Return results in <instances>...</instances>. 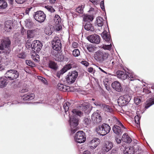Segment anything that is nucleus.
Listing matches in <instances>:
<instances>
[{"mask_svg": "<svg viewBox=\"0 0 154 154\" xmlns=\"http://www.w3.org/2000/svg\"><path fill=\"white\" fill-rule=\"evenodd\" d=\"M73 116L69 117V123L71 127L72 133H75L77 130V126L78 124V119L76 116L80 117L83 116V113L77 109H73L72 111Z\"/></svg>", "mask_w": 154, "mask_h": 154, "instance_id": "1", "label": "nucleus"}, {"mask_svg": "<svg viewBox=\"0 0 154 154\" xmlns=\"http://www.w3.org/2000/svg\"><path fill=\"white\" fill-rule=\"evenodd\" d=\"M109 54L100 50H99L95 52L94 57L95 60L99 63H102L108 57Z\"/></svg>", "mask_w": 154, "mask_h": 154, "instance_id": "2", "label": "nucleus"}, {"mask_svg": "<svg viewBox=\"0 0 154 154\" xmlns=\"http://www.w3.org/2000/svg\"><path fill=\"white\" fill-rule=\"evenodd\" d=\"M114 122L117 125H114L112 128L113 132L117 135L122 134L123 131V129H125L124 126L116 118L114 119Z\"/></svg>", "mask_w": 154, "mask_h": 154, "instance_id": "3", "label": "nucleus"}, {"mask_svg": "<svg viewBox=\"0 0 154 154\" xmlns=\"http://www.w3.org/2000/svg\"><path fill=\"white\" fill-rule=\"evenodd\" d=\"M110 129L111 128L109 125L104 123L97 127L96 131L99 134L104 136L109 133Z\"/></svg>", "mask_w": 154, "mask_h": 154, "instance_id": "4", "label": "nucleus"}, {"mask_svg": "<svg viewBox=\"0 0 154 154\" xmlns=\"http://www.w3.org/2000/svg\"><path fill=\"white\" fill-rule=\"evenodd\" d=\"M19 75L18 72L13 69L7 71L5 74V78L10 80L16 79L19 77Z\"/></svg>", "mask_w": 154, "mask_h": 154, "instance_id": "5", "label": "nucleus"}, {"mask_svg": "<svg viewBox=\"0 0 154 154\" xmlns=\"http://www.w3.org/2000/svg\"><path fill=\"white\" fill-rule=\"evenodd\" d=\"M74 139L77 143H81L85 142L86 140L85 133L82 131H78L74 136Z\"/></svg>", "mask_w": 154, "mask_h": 154, "instance_id": "6", "label": "nucleus"}, {"mask_svg": "<svg viewBox=\"0 0 154 154\" xmlns=\"http://www.w3.org/2000/svg\"><path fill=\"white\" fill-rule=\"evenodd\" d=\"M78 75V73L76 71L69 72L66 78V82L69 84H71L75 82Z\"/></svg>", "mask_w": 154, "mask_h": 154, "instance_id": "7", "label": "nucleus"}, {"mask_svg": "<svg viewBox=\"0 0 154 154\" xmlns=\"http://www.w3.org/2000/svg\"><path fill=\"white\" fill-rule=\"evenodd\" d=\"M33 16L35 20L40 23H42L44 21L46 17L44 13L40 11H38L35 13Z\"/></svg>", "mask_w": 154, "mask_h": 154, "instance_id": "8", "label": "nucleus"}, {"mask_svg": "<svg viewBox=\"0 0 154 154\" xmlns=\"http://www.w3.org/2000/svg\"><path fill=\"white\" fill-rule=\"evenodd\" d=\"M53 48L57 51L60 50L61 48V44L58 37L54 38L52 42Z\"/></svg>", "mask_w": 154, "mask_h": 154, "instance_id": "9", "label": "nucleus"}, {"mask_svg": "<svg viewBox=\"0 0 154 154\" xmlns=\"http://www.w3.org/2000/svg\"><path fill=\"white\" fill-rule=\"evenodd\" d=\"M101 117L99 112H94L91 116V120L94 124H98L101 121Z\"/></svg>", "mask_w": 154, "mask_h": 154, "instance_id": "10", "label": "nucleus"}, {"mask_svg": "<svg viewBox=\"0 0 154 154\" xmlns=\"http://www.w3.org/2000/svg\"><path fill=\"white\" fill-rule=\"evenodd\" d=\"M32 51L35 52V50L38 52L41 49L42 45V43L38 40H34L32 42Z\"/></svg>", "mask_w": 154, "mask_h": 154, "instance_id": "11", "label": "nucleus"}, {"mask_svg": "<svg viewBox=\"0 0 154 154\" xmlns=\"http://www.w3.org/2000/svg\"><path fill=\"white\" fill-rule=\"evenodd\" d=\"M113 147L112 143L109 141H106L101 147V150L105 152L109 151Z\"/></svg>", "mask_w": 154, "mask_h": 154, "instance_id": "12", "label": "nucleus"}, {"mask_svg": "<svg viewBox=\"0 0 154 154\" xmlns=\"http://www.w3.org/2000/svg\"><path fill=\"white\" fill-rule=\"evenodd\" d=\"M88 41L91 42L98 44L100 42V38L99 35L97 34L91 35L88 37Z\"/></svg>", "mask_w": 154, "mask_h": 154, "instance_id": "13", "label": "nucleus"}, {"mask_svg": "<svg viewBox=\"0 0 154 154\" xmlns=\"http://www.w3.org/2000/svg\"><path fill=\"white\" fill-rule=\"evenodd\" d=\"M131 97L129 95H125L123 97H120L118 100L119 103H121L122 104L128 103L131 100Z\"/></svg>", "mask_w": 154, "mask_h": 154, "instance_id": "14", "label": "nucleus"}, {"mask_svg": "<svg viewBox=\"0 0 154 154\" xmlns=\"http://www.w3.org/2000/svg\"><path fill=\"white\" fill-rule=\"evenodd\" d=\"M100 143V139L98 138H95L92 140L90 143V147L91 149H95Z\"/></svg>", "mask_w": 154, "mask_h": 154, "instance_id": "15", "label": "nucleus"}, {"mask_svg": "<svg viewBox=\"0 0 154 154\" xmlns=\"http://www.w3.org/2000/svg\"><path fill=\"white\" fill-rule=\"evenodd\" d=\"M112 88L116 91H121L122 90L120 84L118 81H115L112 84Z\"/></svg>", "mask_w": 154, "mask_h": 154, "instance_id": "16", "label": "nucleus"}, {"mask_svg": "<svg viewBox=\"0 0 154 154\" xmlns=\"http://www.w3.org/2000/svg\"><path fill=\"white\" fill-rule=\"evenodd\" d=\"M101 36L103 39L106 41L109 42L111 40V37L109 32L104 30L101 34Z\"/></svg>", "mask_w": 154, "mask_h": 154, "instance_id": "17", "label": "nucleus"}, {"mask_svg": "<svg viewBox=\"0 0 154 154\" xmlns=\"http://www.w3.org/2000/svg\"><path fill=\"white\" fill-rule=\"evenodd\" d=\"M117 77L122 80H125L127 78V74L124 71H118L117 72Z\"/></svg>", "mask_w": 154, "mask_h": 154, "instance_id": "18", "label": "nucleus"}, {"mask_svg": "<svg viewBox=\"0 0 154 154\" xmlns=\"http://www.w3.org/2000/svg\"><path fill=\"white\" fill-rule=\"evenodd\" d=\"M13 27V22L11 20L6 21L5 23V29L8 32L10 31Z\"/></svg>", "mask_w": 154, "mask_h": 154, "instance_id": "19", "label": "nucleus"}, {"mask_svg": "<svg viewBox=\"0 0 154 154\" xmlns=\"http://www.w3.org/2000/svg\"><path fill=\"white\" fill-rule=\"evenodd\" d=\"M35 97L34 94H27L21 97L22 99L24 101L29 100L33 99Z\"/></svg>", "mask_w": 154, "mask_h": 154, "instance_id": "20", "label": "nucleus"}, {"mask_svg": "<svg viewBox=\"0 0 154 154\" xmlns=\"http://www.w3.org/2000/svg\"><path fill=\"white\" fill-rule=\"evenodd\" d=\"M1 44H0V50H3L5 47H8L11 44L10 41L8 39L3 42L1 41Z\"/></svg>", "mask_w": 154, "mask_h": 154, "instance_id": "21", "label": "nucleus"}, {"mask_svg": "<svg viewBox=\"0 0 154 154\" xmlns=\"http://www.w3.org/2000/svg\"><path fill=\"white\" fill-rule=\"evenodd\" d=\"M57 88L61 91H69V87L62 84H58L57 85Z\"/></svg>", "mask_w": 154, "mask_h": 154, "instance_id": "22", "label": "nucleus"}, {"mask_svg": "<svg viewBox=\"0 0 154 154\" xmlns=\"http://www.w3.org/2000/svg\"><path fill=\"white\" fill-rule=\"evenodd\" d=\"M103 24V20L102 17H99L96 18L95 24H96L98 27H102Z\"/></svg>", "mask_w": 154, "mask_h": 154, "instance_id": "23", "label": "nucleus"}, {"mask_svg": "<svg viewBox=\"0 0 154 154\" xmlns=\"http://www.w3.org/2000/svg\"><path fill=\"white\" fill-rule=\"evenodd\" d=\"M122 140L123 141L127 143H130L132 141L131 137L126 133L123 134L122 136Z\"/></svg>", "mask_w": 154, "mask_h": 154, "instance_id": "24", "label": "nucleus"}, {"mask_svg": "<svg viewBox=\"0 0 154 154\" xmlns=\"http://www.w3.org/2000/svg\"><path fill=\"white\" fill-rule=\"evenodd\" d=\"M123 152L124 154H134V150L133 147H125Z\"/></svg>", "mask_w": 154, "mask_h": 154, "instance_id": "25", "label": "nucleus"}, {"mask_svg": "<svg viewBox=\"0 0 154 154\" xmlns=\"http://www.w3.org/2000/svg\"><path fill=\"white\" fill-rule=\"evenodd\" d=\"M84 28L85 30L87 31L93 32L94 30V27L91 24L89 23H86L84 25Z\"/></svg>", "mask_w": 154, "mask_h": 154, "instance_id": "26", "label": "nucleus"}, {"mask_svg": "<svg viewBox=\"0 0 154 154\" xmlns=\"http://www.w3.org/2000/svg\"><path fill=\"white\" fill-rule=\"evenodd\" d=\"M54 30L53 28L48 26L45 28V32L46 35H50L52 34Z\"/></svg>", "mask_w": 154, "mask_h": 154, "instance_id": "27", "label": "nucleus"}, {"mask_svg": "<svg viewBox=\"0 0 154 154\" xmlns=\"http://www.w3.org/2000/svg\"><path fill=\"white\" fill-rule=\"evenodd\" d=\"M7 84V82L6 79L4 77H1L0 78V87L3 88L6 86Z\"/></svg>", "mask_w": 154, "mask_h": 154, "instance_id": "28", "label": "nucleus"}, {"mask_svg": "<svg viewBox=\"0 0 154 154\" xmlns=\"http://www.w3.org/2000/svg\"><path fill=\"white\" fill-rule=\"evenodd\" d=\"M83 20L84 21H92L94 19L92 15L88 14H84L83 16Z\"/></svg>", "mask_w": 154, "mask_h": 154, "instance_id": "29", "label": "nucleus"}, {"mask_svg": "<svg viewBox=\"0 0 154 154\" xmlns=\"http://www.w3.org/2000/svg\"><path fill=\"white\" fill-rule=\"evenodd\" d=\"M27 37L28 38H33L35 35L34 30H28L27 32Z\"/></svg>", "mask_w": 154, "mask_h": 154, "instance_id": "30", "label": "nucleus"}, {"mask_svg": "<svg viewBox=\"0 0 154 154\" xmlns=\"http://www.w3.org/2000/svg\"><path fill=\"white\" fill-rule=\"evenodd\" d=\"M101 108L107 112H111L112 111V109L110 106L104 104H103Z\"/></svg>", "mask_w": 154, "mask_h": 154, "instance_id": "31", "label": "nucleus"}, {"mask_svg": "<svg viewBox=\"0 0 154 154\" xmlns=\"http://www.w3.org/2000/svg\"><path fill=\"white\" fill-rule=\"evenodd\" d=\"M85 4H82L80 6H79L76 9V12L80 13L82 14L83 13V9L85 7Z\"/></svg>", "mask_w": 154, "mask_h": 154, "instance_id": "32", "label": "nucleus"}, {"mask_svg": "<svg viewBox=\"0 0 154 154\" xmlns=\"http://www.w3.org/2000/svg\"><path fill=\"white\" fill-rule=\"evenodd\" d=\"M63 55H60V54L57 53L55 55V59L56 60L61 62L63 60Z\"/></svg>", "mask_w": 154, "mask_h": 154, "instance_id": "33", "label": "nucleus"}, {"mask_svg": "<svg viewBox=\"0 0 154 154\" xmlns=\"http://www.w3.org/2000/svg\"><path fill=\"white\" fill-rule=\"evenodd\" d=\"M7 6V2L4 0H0V9H4Z\"/></svg>", "mask_w": 154, "mask_h": 154, "instance_id": "34", "label": "nucleus"}, {"mask_svg": "<svg viewBox=\"0 0 154 154\" xmlns=\"http://www.w3.org/2000/svg\"><path fill=\"white\" fill-rule=\"evenodd\" d=\"M154 104L153 100L152 98H150L149 100L147 101V103L145 105V107L147 109L150 106Z\"/></svg>", "mask_w": 154, "mask_h": 154, "instance_id": "35", "label": "nucleus"}, {"mask_svg": "<svg viewBox=\"0 0 154 154\" xmlns=\"http://www.w3.org/2000/svg\"><path fill=\"white\" fill-rule=\"evenodd\" d=\"M54 22L56 25L59 24L61 22V19L60 17L58 15H56L54 19Z\"/></svg>", "mask_w": 154, "mask_h": 154, "instance_id": "36", "label": "nucleus"}, {"mask_svg": "<svg viewBox=\"0 0 154 154\" xmlns=\"http://www.w3.org/2000/svg\"><path fill=\"white\" fill-rule=\"evenodd\" d=\"M32 58L36 62H38L39 60V56L38 54H36L35 53L32 55Z\"/></svg>", "mask_w": 154, "mask_h": 154, "instance_id": "37", "label": "nucleus"}, {"mask_svg": "<svg viewBox=\"0 0 154 154\" xmlns=\"http://www.w3.org/2000/svg\"><path fill=\"white\" fill-rule=\"evenodd\" d=\"M72 68V65L69 64L66 65L62 69V71L63 72L62 73H65L68 70Z\"/></svg>", "mask_w": 154, "mask_h": 154, "instance_id": "38", "label": "nucleus"}, {"mask_svg": "<svg viewBox=\"0 0 154 154\" xmlns=\"http://www.w3.org/2000/svg\"><path fill=\"white\" fill-rule=\"evenodd\" d=\"M87 48L89 51L91 52H93L96 49V48L91 45H88Z\"/></svg>", "mask_w": 154, "mask_h": 154, "instance_id": "39", "label": "nucleus"}, {"mask_svg": "<svg viewBox=\"0 0 154 154\" xmlns=\"http://www.w3.org/2000/svg\"><path fill=\"white\" fill-rule=\"evenodd\" d=\"M49 66L50 68L53 69H56L57 68L56 64L53 61H51L49 62Z\"/></svg>", "mask_w": 154, "mask_h": 154, "instance_id": "40", "label": "nucleus"}, {"mask_svg": "<svg viewBox=\"0 0 154 154\" xmlns=\"http://www.w3.org/2000/svg\"><path fill=\"white\" fill-rule=\"evenodd\" d=\"M70 105V104L69 102H66L63 105V108L65 109V112H66L69 110V106Z\"/></svg>", "mask_w": 154, "mask_h": 154, "instance_id": "41", "label": "nucleus"}, {"mask_svg": "<svg viewBox=\"0 0 154 154\" xmlns=\"http://www.w3.org/2000/svg\"><path fill=\"white\" fill-rule=\"evenodd\" d=\"M127 74V78L130 79L131 80H133L135 79V75L133 73L128 72Z\"/></svg>", "mask_w": 154, "mask_h": 154, "instance_id": "42", "label": "nucleus"}, {"mask_svg": "<svg viewBox=\"0 0 154 154\" xmlns=\"http://www.w3.org/2000/svg\"><path fill=\"white\" fill-rule=\"evenodd\" d=\"M72 54L74 56L78 57L80 54L79 51L78 49H75L73 51Z\"/></svg>", "mask_w": 154, "mask_h": 154, "instance_id": "43", "label": "nucleus"}, {"mask_svg": "<svg viewBox=\"0 0 154 154\" xmlns=\"http://www.w3.org/2000/svg\"><path fill=\"white\" fill-rule=\"evenodd\" d=\"M32 43L31 44L30 40H28L27 41L26 43V47L29 49L31 48L32 50Z\"/></svg>", "mask_w": 154, "mask_h": 154, "instance_id": "44", "label": "nucleus"}, {"mask_svg": "<svg viewBox=\"0 0 154 154\" xmlns=\"http://www.w3.org/2000/svg\"><path fill=\"white\" fill-rule=\"evenodd\" d=\"M26 63L28 66L31 67H34L35 65L34 63L31 60H26Z\"/></svg>", "mask_w": 154, "mask_h": 154, "instance_id": "45", "label": "nucleus"}, {"mask_svg": "<svg viewBox=\"0 0 154 154\" xmlns=\"http://www.w3.org/2000/svg\"><path fill=\"white\" fill-rule=\"evenodd\" d=\"M134 102L137 105L139 104L141 102V99L139 97H135L134 98Z\"/></svg>", "mask_w": 154, "mask_h": 154, "instance_id": "46", "label": "nucleus"}, {"mask_svg": "<svg viewBox=\"0 0 154 154\" xmlns=\"http://www.w3.org/2000/svg\"><path fill=\"white\" fill-rule=\"evenodd\" d=\"M45 8L48 10L49 11H50L51 12H53L55 11L54 9L51 6L47 5L45 7Z\"/></svg>", "mask_w": 154, "mask_h": 154, "instance_id": "47", "label": "nucleus"}, {"mask_svg": "<svg viewBox=\"0 0 154 154\" xmlns=\"http://www.w3.org/2000/svg\"><path fill=\"white\" fill-rule=\"evenodd\" d=\"M26 26V27H29L32 25V23L29 20H26L25 21Z\"/></svg>", "mask_w": 154, "mask_h": 154, "instance_id": "48", "label": "nucleus"}, {"mask_svg": "<svg viewBox=\"0 0 154 154\" xmlns=\"http://www.w3.org/2000/svg\"><path fill=\"white\" fill-rule=\"evenodd\" d=\"M112 45L111 44L108 45H103L102 48L104 49L108 50H110L111 49Z\"/></svg>", "mask_w": 154, "mask_h": 154, "instance_id": "49", "label": "nucleus"}, {"mask_svg": "<svg viewBox=\"0 0 154 154\" xmlns=\"http://www.w3.org/2000/svg\"><path fill=\"white\" fill-rule=\"evenodd\" d=\"M140 117L138 115L134 117V120L135 122L138 125L140 124Z\"/></svg>", "mask_w": 154, "mask_h": 154, "instance_id": "50", "label": "nucleus"}, {"mask_svg": "<svg viewBox=\"0 0 154 154\" xmlns=\"http://www.w3.org/2000/svg\"><path fill=\"white\" fill-rule=\"evenodd\" d=\"M18 57L20 58H24L26 57V55L23 53H20L17 55Z\"/></svg>", "mask_w": 154, "mask_h": 154, "instance_id": "51", "label": "nucleus"}, {"mask_svg": "<svg viewBox=\"0 0 154 154\" xmlns=\"http://www.w3.org/2000/svg\"><path fill=\"white\" fill-rule=\"evenodd\" d=\"M57 26H56L55 30L56 31H58L60 30H61L62 28V26L60 25L59 24L57 25Z\"/></svg>", "mask_w": 154, "mask_h": 154, "instance_id": "52", "label": "nucleus"}, {"mask_svg": "<svg viewBox=\"0 0 154 154\" xmlns=\"http://www.w3.org/2000/svg\"><path fill=\"white\" fill-rule=\"evenodd\" d=\"M90 120H89V119L87 118H85L84 119V122L86 125H88L90 123Z\"/></svg>", "mask_w": 154, "mask_h": 154, "instance_id": "53", "label": "nucleus"}, {"mask_svg": "<svg viewBox=\"0 0 154 154\" xmlns=\"http://www.w3.org/2000/svg\"><path fill=\"white\" fill-rule=\"evenodd\" d=\"M100 6L101 8L102 9V10L103 11L105 10L104 3V2L103 1H102L100 2Z\"/></svg>", "mask_w": 154, "mask_h": 154, "instance_id": "54", "label": "nucleus"}, {"mask_svg": "<svg viewBox=\"0 0 154 154\" xmlns=\"http://www.w3.org/2000/svg\"><path fill=\"white\" fill-rule=\"evenodd\" d=\"M81 63L82 64L86 66H88L89 65V63H88V62L85 61H82L81 62Z\"/></svg>", "mask_w": 154, "mask_h": 154, "instance_id": "55", "label": "nucleus"}, {"mask_svg": "<svg viewBox=\"0 0 154 154\" xmlns=\"http://www.w3.org/2000/svg\"><path fill=\"white\" fill-rule=\"evenodd\" d=\"M26 0H15V1L18 4H22L25 2Z\"/></svg>", "mask_w": 154, "mask_h": 154, "instance_id": "56", "label": "nucleus"}, {"mask_svg": "<svg viewBox=\"0 0 154 154\" xmlns=\"http://www.w3.org/2000/svg\"><path fill=\"white\" fill-rule=\"evenodd\" d=\"M89 1L94 5H97L98 4V0H89Z\"/></svg>", "mask_w": 154, "mask_h": 154, "instance_id": "57", "label": "nucleus"}, {"mask_svg": "<svg viewBox=\"0 0 154 154\" xmlns=\"http://www.w3.org/2000/svg\"><path fill=\"white\" fill-rule=\"evenodd\" d=\"M63 71H62V69L60 71L57 72V75L58 78L60 77V76L61 75H63L64 73H62Z\"/></svg>", "mask_w": 154, "mask_h": 154, "instance_id": "58", "label": "nucleus"}, {"mask_svg": "<svg viewBox=\"0 0 154 154\" xmlns=\"http://www.w3.org/2000/svg\"><path fill=\"white\" fill-rule=\"evenodd\" d=\"M94 103L95 105L99 106L101 107L102 106V105L103 104V103H101L98 101H96L94 102Z\"/></svg>", "mask_w": 154, "mask_h": 154, "instance_id": "59", "label": "nucleus"}, {"mask_svg": "<svg viewBox=\"0 0 154 154\" xmlns=\"http://www.w3.org/2000/svg\"><path fill=\"white\" fill-rule=\"evenodd\" d=\"M78 46V44L76 42H74L72 44V47L74 48H77Z\"/></svg>", "mask_w": 154, "mask_h": 154, "instance_id": "60", "label": "nucleus"}, {"mask_svg": "<svg viewBox=\"0 0 154 154\" xmlns=\"http://www.w3.org/2000/svg\"><path fill=\"white\" fill-rule=\"evenodd\" d=\"M88 71L90 72L94 73L95 72V70L93 69L92 67L89 68L88 69Z\"/></svg>", "mask_w": 154, "mask_h": 154, "instance_id": "61", "label": "nucleus"}, {"mask_svg": "<svg viewBox=\"0 0 154 154\" xmlns=\"http://www.w3.org/2000/svg\"><path fill=\"white\" fill-rule=\"evenodd\" d=\"M41 81L44 84H45V85H47V84H48L47 81L45 78H43V79H42Z\"/></svg>", "mask_w": 154, "mask_h": 154, "instance_id": "62", "label": "nucleus"}, {"mask_svg": "<svg viewBox=\"0 0 154 154\" xmlns=\"http://www.w3.org/2000/svg\"><path fill=\"white\" fill-rule=\"evenodd\" d=\"M115 140L118 144L120 143L121 142V140L116 137L115 138Z\"/></svg>", "mask_w": 154, "mask_h": 154, "instance_id": "63", "label": "nucleus"}, {"mask_svg": "<svg viewBox=\"0 0 154 154\" xmlns=\"http://www.w3.org/2000/svg\"><path fill=\"white\" fill-rule=\"evenodd\" d=\"M28 90L27 89L25 88L22 89L20 91V92L21 93H23L25 92H28Z\"/></svg>", "mask_w": 154, "mask_h": 154, "instance_id": "64", "label": "nucleus"}]
</instances>
